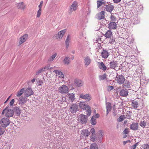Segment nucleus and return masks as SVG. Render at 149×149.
<instances>
[{"instance_id":"obj_1","label":"nucleus","mask_w":149,"mask_h":149,"mask_svg":"<svg viewBox=\"0 0 149 149\" xmlns=\"http://www.w3.org/2000/svg\"><path fill=\"white\" fill-rule=\"evenodd\" d=\"M80 108L84 110H85L86 115L81 114L79 116L80 122L82 124L86 123L87 122L88 116H90L91 113V110L90 106L84 103V102H80L79 103Z\"/></svg>"},{"instance_id":"obj_2","label":"nucleus","mask_w":149,"mask_h":149,"mask_svg":"<svg viewBox=\"0 0 149 149\" xmlns=\"http://www.w3.org/2000/svg\"><path fill=\"white\" fill-rule=\"evenodd\" d=\"M103 7L104 8V10L112 14L111 12L114 9V7L109 2L107 3L105 2Z\"/></svg>"},{"instance_id":"obj_3","label":"nucleus","mask_w":149,"mask_h":149,"mask_svg":"<svg viewBox=\"0 0 149 149\" xmlns=\"http://www.w3.org/2000/svg\"><path fill=\"white\" fill-rule=\"evenodd\" d=\"M0 123L2 127L6 128L10 124V120L6 118H3L0 120Z\"/></svg>"},{"instance_id":"obj_4","label":"nucleus","mask_w":149,"mask_h":149,"mask_svg":"<svg viewBox=\"0 0 149 149\" xmlns=\"http://www.w3.org/2000/svg\"><path fill=\"white\" fill-rule=\"evenodd\" d=\"M116 80L118 83L121 84L124 83L125 81V78L123 75L121 74L119 75L117 73Z\"/></svg>"},{"instance_id":"obj_5","label":"nucleus","mask_w":149,"mask_h":149,"mask_svg":"<svg viewBox=\"0 0 149 149\" xmlns=\"http://www.w3.org/2000/svg\"><path fill=\"white\" fill-rule=\"evenodd\" d=\"M68 88L65 85H63L58 88L59 92L62 93H68Z\"/></svg>"},{"instance_id":"obj_6","label":"nucleus","mask_w":149,"mask_h":149,"mask_svg":"<svg viewBox=\"0 0 149 149\" xmlns=\"http://www.w3.org/2000/svg\"><path fill=\"white\" fill-rule=\"evenodd\" d=\"M71 112L74 113L79 110L78 107V105L76 104H71V106L70 108Z\"/></svg>"},{"instance_id":"obj_7","label":"nucleus","mask_w":149,"mask_h":149,"mask_svg":"<svg viewBox=\"0 0 149 149\" xmlns=\"http://www.w3.org/2000/svg\"><path fill=\"white\" fill-rule=\"evenodd\" d=\"M66 31V29L61 31L54 36V38L56 39H61Z\"/></svg>"},{"instance_id":"obj_8","label":"nucleus","mask_w":149,"mask_h":149,"mask_svg":"<svg viewBox=\"0 0 149 149\" xmlns=\"http://www.w3.org/2000/svg\"><path fill=\"white\" fill-rule=\"evenodd\" d=\"M105 12L104 11H102L96 15V18L98 19H102L104 18Z\"/></svg>"},{"instance_id":"obj_9","label":"nucleus","mask_w":149,"mask_h":149,"mask_svg":"<svg viewBox=\"0 0 149 149\" xmlns=\"http://www.w3.org/2000/svg\"><path fill=\"white\" fill-rule=\"evenodd\" d=\"M33 94V92L31 88H27L24 90V95L26 97L30 96Z\"/></svg>"},{"instance_id":"obj_10","label":"nucleus","mask_w":149,"mask_h":149,"mask_svg":"<svg viewBox=\"0 0 149 149\" xmlns=\"http://www.w3.org/2000/svg\"><path fill=\"white\" fill-rule=\"evenodd\" d=\"M14 114L15 113L17 116H19L21 113V110L19 107H15L13 108Z\"/></svg>"},{"instance_id":"obj_11","label":"nucleus","mask_w":149,"mask_h":149,"mask_svg":"<svg viewBox=\"0 0 149 149\" xmlns=\"http://www.w3.org/2000/svg\"><path fill=\"white\" fill-rule=\"evenodd\" d=\"M109 55V52L106 50L104 49H103L101 53L102 58L104 59L107 58Z\"/></svg>"},{"instance_id":"obj_12","label":"nucleus","mask_w":149,"mask_h":149,"mask_svg":"<svg viewBox=\"0 0 149 149\" xmlns=\"http://www.w3.org/2000/svg\"><path fill=\"white\" fill-rule=\"evenodd\" d=\"M106 115H107L112 109V107L111 103L109 102H107L106 101Z\"/></svg>"},{"instance_id":"obj_13","label":"nucleus","mask_w":149,"mask_h":149,"mask_svg":"<svg viewBox=\"0 0 149 149\" xmlns=\"http://www.w3.org/2000/svg\"><path fill=\"white\" fill-rule=\"evenodd\" d=\"M128 94V90L126 88L122 89L120 92V95L122 97H126Z\"/></svg>"},{"instance_id":"obj_14","label":"nucleus","mask_w":149,"mask_h":149,"mask_svg":"<svg viewBox=\"0 0 149 149\" xmlns=\"http://www.w3.org/2000/svg\"><path fill=\"white\" fill-rule=\"evenodd\" d=\"M108 28L110 30L116 29L117 28L116 23L113 22H111L108 24Z\"/></svg>"},{"instance_id":"obj_15","label":"nucleus","mask_w":149,"mask_h":149,"mask_svg":"<svg viewBox=\"0 0 149 149\" xmlns=\"http://www.w3.org/2000/svg\"><path fill=\"white\" fill-rule=\"evenodd\" d=\"M13 112V109H9L5 112L6 116L8 118L13 116L14 115Z\"/></svg>"},{"instance_id":"obj_16","label":"nucleus","mask_w":149,"mask_h":149,"mask_svg":"<svg viewBox=\"0 0 149 149\" xmlns=\"http://www.w3.org/2000/svg\"><path fill=\"white\" fill-rule=\"evenodd\" d=\"M91 60L89 56H87L85 57L84 59V62L86 66H88L91 63Z\"/></svg>"},{"instance_id":"obj_17","label":"nucleus","mask_w":149,"mask_h":149,"mask_svg":"<svg viewBox=\"0 0 149 149\" xmlns=\"http://www.w3.org/2000/svg\"><path fill=\"white\" fill-rule=\"evenodd\" d=\"M80 97L82 99L86 100V101H89L91 100V97L88 94L84 95L83 94H81L80 95Z\"/></svg>"},{"instance_id":"obj_18","label":"nucleus","mask_w":149,"mask_h":149,"mask_svg":"<svg viewBox=\"0 0 149 149\" xmlns=\"http://www.w3.org/2000/svg\"><path fill=\"white\" fill-rule=\"evenodd\" d=\"M110 68L111 69H114L118 67V63L116 61H113L109 63Z\"/></svg>"},{"instance_id":"obj_19","label":"nucleus","mask_w":149,"mask_h":149,"mask_svg":"<svg viewBox=\"0 0 149 149\" xmlns=\"http://www.w3.org/2000/svg\"><path fill=\"white\" fill-rule=\"evenodd\" d=\"M28 37L27 34H25L20 38L19 40V44L21 45L26 40Z\"/></svg>"},{"instance_id":"obj_20","label":"nucleus","mask_w":149,"mask_h":149,"mask_svg":"<svg viewBox=\"0 0 149 149\" xmlns=\"http://www.w3.org/2000/svg\"><path fill=\"white\" fill-rule=\"evenodd\" d=\"M98 65L99 68L100 69L103 70L104 71L107 70V67L105 65L104 63L103 62H98Z\"/></svg>"},{"instance_id":"obj_21","label":"nucleus","mask_w":149,"mask_h":149,"mask_svg":"<svg viewBox=\"0 0 149 149\" xmlns=\"http://www.w3.org/2000/svg\"><path fill=\"white\" fill-rule=\"evenodd\" d=\"M139 125L137 123H132L130 127V128L134 131L137 130L138 129Z\"/></svg>"},{"instance_id":"obj_22","label":"nucleus","mask_w":149,"mask_h":149,"mask_svg":"<svg viewBox=\"0 0 149 149\" xmlns=\"http://www.w3.org/2000/svg\"><path fill=\"white\" fill-rule=\"evenodd\" d=\"M132 106L136 109L139 107V104L138 102L135 100H134L132 101Z\"/></svg>"},{"instance_id":"obj_23","label":"nucleus","mask_w":149,"mask_h":149,"mask_svg":"<svg viewBox=\"0 0 149 149\" xmlns=\"http://www.w3.org/2000/svg\"><path fill=\"white\" fill-rule=\"evenodd\" d=\"M112 36V33L111 30H108L104 35L106 38H111Z\"/></svg>"},{"instance_id":"obj_24","label":"nucleus","mask_w":149,"mask_h":149,"mask_svg":"<svg viewBox=\"0 0 149 149\" xmlns=\"http://www.w3.org/2000/svg\"><path fill=\"white\" fill-rule=\"evenodd\" d=\"M74 83L78 87L82 86L83 85V83L81 80L78 79H76L74 81Z\"/></svg>"},{"instance_id":"obj_25","label":"nucleus","mask_w":149,"mask_h":149,"mask_svg":"<svg viewBox=\"0 0 149 149\" xmlns=\"http://www.w3.org/2000/svg\"><path fill=\"white\" fill-rule=\"evenodd\" d=\"M70 57H66L63 61L64 64L67 65H69L70 62Z\"/></svg>"},{"instance_id":"obj_26","label":"nucleus","mask_w":149,"mask_h":149,"mask_svg":"<svg viewBox=\"0 0 149 149\" xmlns=\"http://www.w3.org/2000/svg\"><path fill=\"white\" fill-rule=\"evenodd\" d=\"M81 134L84 136L88 137L90 134V132L87 130H84L81 131Z\"/></svg>"},{"instance_id":"obj_27","label":"nucleus","mask_w":149,"mask_h":149,"mask_svg":"<svg viewBox=\"0 0 149 149\" xmlns=\"http://www.w3.org/2000/svg\"><path fill=\"white\" fill-rule=\"evenodd\" d=\"M105 1L103 2L102 1H100L97 0V8H100L102 5H103L102 7H104V4H105Z\"/></svg>"},{"instance_id":"obj_28","label":"nucleus","mask_w":149,"mask_h":149,"mask_svg":"<svg viewBox=\"0 0 149 149\" xmlns=\"http://www.w3.org/2000/svg\"><path fill=\"white\" fill-rule=\"evenodd\" d=\"M67 97L69 98L70 100L72 102H73L74 100V95L73 93L68 94L67 95Z\"/></svg>"},{"instance_id":"obj_29","label":"nucleus","mask_w":149,"mask_h":149,"mask_svg":"<svg viewBox=\"0 0 149 149\" xmlns=\"http://www.w3.org/2000/svg\"><path fill=\"white\" fill-rule=\"evenodd\" d=\"M124 83L123 84V87L129 88L130 87V83L128 80L125 81Z\"/></svg>"},{"instance_id":"obj_30","label":"nucleus","mask_w":149,"mask_h":149,"mask_svg":"<svg viewBox=\"0 0 149 149\" xmlns=\"http://www.w3.org/2000/svg\"><path fill=\"white\" fill-rule=\"evenodd\" d=\"M90 149H98V146L96 143H92L90 146Z\"/></svg>"},{"instance_id":"obj_31","label":"nucleus","mask_w":149,"mask_h":149,"mask_svg":"<svg viewBox=\"0 0 149 149\" xmlns=\"http://www.w3.org/2000/svg\"><path fill=\"white\" fill-rule=\"evenodd\" d=\"M17 7L19 9L24 10L25 8V6L24 4V3L22 2L21 3H18Z\"/></svg>"},{"instance_id":"obj_32","label":"nucleus","mask_w":149,"mask_h":149,"mask_svg":"<svg viewBox=\"0 0 149 149\" xmlns=\"http://www.w3.org/2000/svg\"><path fill=\"white\" fill-rule=\"evenodd\" d=\"M25 89V88H23L21 89L19 91H18L17 94V97L20 96L24 92Z\"/></svg>"},{"instance_id":"obj_33","label":"nucleus","mask_w":149,"mask_h":149,"mask_svg":"<svg viewBox=\"0 0 149 149\" xmlns=\"http://www.w3.org/2000/svg\"><path fill=\"white\" fill-rule=\"evenodd\" d=\"M90 121L91 124L93 125H95L96 124V119L94 118V116H92Z\"/></svg>"},{"instance_id":"obj_34","label":"nucleus","mask_w":149,"mask_h":149,"mask_svg":"<svg viewBox=\"0 0 149 149\" xmlns=\"http://www.w3.org/2000/svg\"><path fill=\"white\" fill-rule=\"evenodd\" d=\"M106 74L105 73L103 75L99 76V79L100 81L105 79L106 78Z\"/></svg>"},{"instance_id":"obj_35","label":"nucleus","mask_w":149,"mask_h":149,"mask_svg":"<svg viewBox=\"0 0 149 149\" xmlns=\"http://www.w3.org/2000/svg\"><path fill=\"white\" fill-rule=\"evenodd\" d=\"M91 138V140L93 142L96 141V140L97 139V137H96L94 134H92L90 136Z\"/></svg>"},{"instance_id":"obj_36","label":"nucleus","mask_w":149,"mask_h":149,"mask_svg":"<svg viewBox=\"0 0 149 149\" xmlns=\"http://www.w3.org/2000/svg\"><path fill=\"white\" fill-rule=\"evenodd\" d=\"M147 122L145 120L141 121L140 123V125L143 128L145 127L146 125Z\"/></svg>"},{"instance_id":"obj_37","label":"nucleus","mask_w":149,"mask_h":149,"mask_svg":"<svg viewBox=\"0 0 149 149\" xmlns=\"http://www.w3.org/2000/svg\"><path fill=\"white\" fill-rule=\"evenodd\" d=\"M19 104L23 105L26 102V101L24 98H22L19 100Z\"/></svg>"},{"instance_id":"obj_38","label":"nucleus","mask_w":149,"mask_h":149,"mask_svg":"<svg viewBox=\"0 0 149 149\" xmlns=\"http://www.w3.org/2000/svg\"><path fill=\"white\" fill-rule=\"evenodd\" d=\"M57 54L56 53L54 54L51 56L50 58L48 60V61H52L53 60L55 57L56 56Z\"/></svg>"},{"instance_id":"obj_39","label":"nucleus","mask_w":149,"mask_h":149,"mask_svg":"<svg viewBox=\"0 0 149 149\" xmlns=\"http://www.w3.org/2000/svg\"><path fill=\"white\" fill-rule=\"evenodd\" d=\"M124 117H124V115L121 116H120L119 117V118L118 119V122H121L122 121L124 120Z\"/></svg>"},{"instance_id":"obj_40","label":"nucleus","mask_w":149,"mask_h":149,"mask_svg":"<svg viewBox=\"0 0 149 149\" xmlns=\"http://www.w3.org/2000/svg\"><path fill=\"white\" fill-rule=\"evenodd\" d=\"M41 9H39L37 12V17H39L41 14Z\"/></svg>"},{"instance_id":"obj_41","label":"nucleus","mask_w":149,"mask_h":149,"mask_svg":"<svg viewBox=\"0 0 149 149\" xmlns=\"http://www.w3.org/2000/svg\"><path fill=\"white\" fill-rule=\"evenodd\" d=\"M114 88L113 86H110L109 85L108 86L107 89V91H111V90H113Z\"/></svg>"},{"instance_id":"obj_42","label":"nucleus","mask_w":149,"mask_h":149,"mask_svg":"<svg viewBox=\"0 0 149 149\" xmlns=\"http://www.w3.org/2000/svg\"><path fill=\"white\" fill-rule=\"evenodd\" d=\"M131 112L130 111H127V113H126V116L127 117V118H130L131 117V116L130 115V114L131 113Z\"/></svg>"},{"instance_id":"obj_43","label":"nucleus","mask_w":149,"mask_h":149,"mask_svg":"<svg viewBox=\"0 0 149 149\" xmlns=\"http://www.w3.org/2000/svg\"><path fill=\"white\" fill-rule=\"evenodd\" d=\"M111 19V21H116V17L112 15L111 14V15L110 17Z\"/></svg>"},{"instance_id":"obj_44","label":"nucleus","mask_w":149,"mask_h":149,"mask_svg":"<svg viewBox=\"0 0 149 149\" xmlns=\"http://www.w3.org/2000/svg\"><path fill=\"white\" fill-rule=\"evenodd\" d=\"M5 132L4 129L0 127V135H2Z\"/></svg>"},{"instance_id":"obj_45","label":"nucleus","mask_w":149,"mask_h":149,"mask_svg":"<svg viewBox=\"0 0 149 149\" xmlns=\"http://www.w3.org/2000/svg\"><path fill=\"white\" fill-rule=\"evenodd\" d=\"M9 106H7L6 107V108L3 110V111L2 113V115L4 114V113H5V112L6 111H7V110L9 109Z\"/></svg>"},{"instance_id":"obj_46","label":"nucleus","mask_w":149,"mask_h":149,"mask_svg":"<svg viewBox=\"0 0 149 149\" xmlns=\"http://www.w3.org/2000/svg\"><path fill=\"white\" fill-rule=\"evenodd\" d=\"M143 147L144 149H149V145L148 144H144Z\"/></svg>"},{"instance_id":"obj_47","label":"nucleus","mask_w":149,"mask_h":149,"mask_svg":"<svg viewBox=\"0 0 149 149\" xmlns=\"http://www.w3.org/2000/svg\"><path fill=\"white\" fill-rule=\"evenodd\" d=\"M109 40V43L111 44H113L115 42V38H110Z\"/></svg>"},{"instance_id":"obj_48","label":"nucleus","mask_w":149,"mask_h":149,"mask_svg":"<svg viewBox=\"0 0 149 149\" xmlns=\"http://www.w3.org/2000/svg\"><path fill=\"white\" fill-rule=\"evenodd\" d=\"M77 5V3L75 1H74L73 3L71 6V7L72 8H75V7Z\"/></svg>"},{"instance_id":"obj_49","label":"nucleus","mask_w":149,"mask_h":149,"mask_svg":"<svg viewBox=\"0 0 149 149\" xmlns=\"http://www.w3.org/2000/svg\"><path fill=\"white\" fill-rule=\"evenodd\" d=\"M43 70H43V69H42V68L39 70L37 72H36V75H38L42 71H43Z\"/></svg>"},{"instance_id":"obj_50","label":"nucleus","mask_w":149,"mask_h":149,"mask_svg":"<svg viewBox=\"0 0 149 149\" xmlns=\"http://www.w3.org/2000/svg\"><path fill=\"white\" fill-rule=\"evenodd\" d=\"M123 133L125 134H128L129 131L128 130V129L127 128L125 129V130L123 131Z\"/></svg>"},{"instance_id":"obj_51","label":"nucleus","mask_w":149,"mask_h":149,"mask_svg":"<svg viewBox=\"0 0 149 149\" xmlns=\"http://www.w3.org/2000/svg\"><path fill=\"white\" fill-rule=\"evenodd\" d=\"M92 134H94L95 132V129L94 128H92L91 129L90 132Z\"/></svg>"},{"instance_id":"obj_52","label":"nucleus","mask_w":149,"mask_h":149,"mask_svg":"<svg viewBox=\"0 0 149 149\" xmlns=\"http://www.w3.org/2000/svg\"><path fill=\"white\" fill-rule=\"evenodd\" d=\"M15 101V100L14 99H13L11 100L10 102V106H13V104L14 103V102Z\"/></svg>"},{"instance_id":"obj_53","label":"nucleus","mask_w":149,"mask_h":149,"mask_svg":"<svg viewBox=\"0 0 149 149\" xmlns=\"http://www.w3.org/2000/svg\"><path fill=\"white\" fill-rule=\"evenodd\" d=\"M43 3V1H41L40 2V3L38 6V8L39 9H41V8L42 7V5Z\"/></svg>"},{"instance_id":"obj_54","label":"nucleus","mask_w":149,"mask_h":149,"mask_svg":"<svg viewBox=\"0 0 149 149\" xmlns=\"http://www.w3.org/2000/svg\"><path fill=\"white\" fill-rule=\"evenodd\" d=\"M76 10V8H72L70 7V9L69 11L70 12H71V13L73 11H75Z\"/></svg>"},{"instance_id":"obj_55","label":"nucleus","mask_w":149,"mask_h":149,"mask_svg":"<svg viewBox=\"0 0 149 149\" xmlns=\"http://www.w3.org/2000/svg\"><path fill=\"white\" fill-rule=\"evenodd\" d=\"M130 143L131 141L130 140H128L125 141H123V144L125 145L127 143Z\"/></svg>"},{"instance_id":"obj_56","label":"nucleus","mask_w":149,"mask_h":149,"mask_svg":"<svg viewBox=\"0 0 149 149\" xmlns=\"http://www.w3.org/2000/svg\"><path fill=\"white\" fill-rule=\"evenodd\" d=\"M61 73H59L58 75H60V77H62V78H63L64 77V75L63 74V73L61 71Z\"/></svg>"},{"instance_id":"obj_57","label":"nucleus","mask_w":149,"mask_h":149,"mask_svg":"<svg viewBox=\"0 0 149 149\" xmlns=\"http://www.w3.org/2000/svg\"><path fill=\"white\" fill-rule=\"evenodd\" d=\"M42 69H43L44 71H45V70L46 69L47 70H49V65H47L45 66V67H44Z\"/></svg>"},{"instance_id":"obj_58","label":"nucleus","mask_w":149,"mask_h":149,"mask_svg":"<svg viewBox=\"0 0 149 149\" xmlns=\"http://www.w3.org/2000/svg\"><path fill=\"white\" fill-rule=\"evenodd\" d=\"M65 43L66 44V48L67 49L69 46V42L65 41Z\"/></svg>"},{"instance_id":"obj_59","label":"nucleus","mask_w":149,"mask_h":149,"mask_svg":"<svg viewBox=\"0 0 149 149\" xmlns=\"http://www.w3.org/2000/svg\"><path fill=\"white\" fill-rule=\"evenodd\" d=\"M98 132H99V133L100 134V135H99L100 136V137L101 138H102V134H103V132L102 131V130H100Z\"/></svg>"},{"instance_id":"obj_60","label":"nucleus","mask_w":149,"mask_h":149,"mask_svg":"<svg viewBox=\"0 0 149 149\" xmlns=\"http://www.w3.org/2000/svg\"><path fill=\"white\" fill-rule=\"evenodd\" d=\"M54 72H55L56 74H58V73L59 72V73H61V71H59V70H54V71H53Z\"/></svg>"},{"instance_id":"obj_61","label":"nucleus","mask_w":149,"mask_h":149,"mask_svg":"<svg viewBox=\"0 0 149 149\" xmlns=\"http://www.w3.org/2000/svg\"><path fill=\"white\" fill-rule=\"evenodd\" d=\"M70 35H68L66 39L65 40V41L69 42V40H70Z\"/></svg>"},{"instance_id":"obj_62","label":"nucleus","mask_w":149,"mask_h":149,"mask_svg":"<svg viewBox=\"0 0 149 149\" xmlns=\"http://www.w3.org/2000/svg\"><path fill=\"white\" fill-rule=\"evenodd\" d=\"M94 116V118H97L100 117V115L98 113H97L95 116Z\"/></svg>"},{"instance_id":"obj_63","label":"nucleus","mask_w":149,"mask_h":149,"mask_svg":"<svg viewBox=\"0 0 149 149\" xmlns=\"http://www.w3.org/2000/svg\"><path fill=\"white\" fill-rule=\"evenodd\" d=\"M113 1L114 3H118L120 2L121 1V0H113Z\"/></svg>"},{"instance_id":"obj_64","label":"nucleus","mask_w":149,"mask_h":149,"mask_svg":"<svg viewBox=\"0 0 149 149\" xmlns=\"http://www.w3.org/2000/svg\"><path fill=\"white\" fill-rule=\"evenodd\" d=\"M136 148V145H133V146H131L130 148L131 149H135Z\"/></svg>"}]
</instances>
